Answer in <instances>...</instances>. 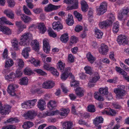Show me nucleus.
<instances>
[{"label":"nucleus","instance_id":"28","mask_svg":"<svg viewBox=\"0 0 129 129\" xmlns=\"http://www.w3.org/2000/svg\"><path fill=\"white\" fill-rule=\"evenodd\" d=\"M34 125L33 123L30 121H28L24 122L22 125L23 128L25 129H28Z\"/></svg>","mask_w":129,"mask_h":129},{"label":"nucleus","instance_id":"8","mask_svg":"<svg viewBox=\"0 0 129 129\" xmlns=\"http://www.w3.org/2000/svg\"><path fill=\"white\" fill-rule=\"evenodd\" d=\"M18 87V86L15 84H10L8 86L7 91L9 94L12 96L16 95L14 92L15 88Z\"/></svg>","mask_w":129,"mask_h":129},{"label":"nucleus","instance_id":"61","mask_svg":"<svg viewBox=\"0 0 129 129\" xmlns=\"http://www.w3.org/2000/svg\"><path fill=\"white\" fill-rule=\"evenodd\" d=\"M15 75L16 78L20 77L22 75V73L21 70L20 69L16 70Z\"/></svg>","mask_w":129,"mask_h":129},{"label":"nucleus","instance_id":"27","mask_svg":"<svg viewBox=\"0 0 129 129\" xmlns=\"http://www.w3.org/2000/svg\"><path fill=\"white\" fill-rule=\"evenodd\" d=\"M76 95L79 97H81L84 95L83 90L80 87H78L75 89Z\"/></svg>","mask_w":129,"mask_h":129},{"label":"nucleus","instance_id":"36","mask_svg":"<svg viewBox=\"0 0 129 129\" xmlns=\"http://www.w3.org/2000/svg\"><path fill=\"white\" fill-rule=\"evenodd\" d=\"M69 111L70 110L68 109L62 108L61 109V112H59V114L61 116H66Z\"/></svg>","mask_w":129,"mask_h":129},{"label":"nucleus","instance_id":"64","mask_svg":"<svg viewBox=\"0 0 129 129\" xmlns=\"http://www.w3.org/2000/svg\"><path fill=\"white\" fill-rule=\"evenodd\" d=\"M74 57L72 54H69L68 56L69 62L71 63L73 62L74 61Z\"/></svg>","mask_w":129,"mask_h":129},{"label":"nucleus","instance_id":"62","mask_svg":"<svg viewBox=\"0 0 129 129\" xmlns=\"http://www.w3.org/2000/svg\"><path fill=\"white\" fill-rule=\"evenodd\" d=\"M12 46L13 48L15 50H17L18 49V42L17 41H14L12 43Z\"/></svg>","mask_w":129,"mask_h":129},{"label":"nucleus","instance_id":"16","mask_svg":"<svg viewBox=\"0 0 129 129\" xmlns=\"http://www.w3.org/2000/svg\"><path fill=\"white\" fill-rule=\"evenodd\" d=\"M31 45L33 47V48L35 51H39L40 49L39 43L37 40H35L32 41L31 43Z\"/></svg>","mask_w":129,"mask_h":129},{"label":"nucleus","instance_id":"10","mask_svg":"<svg viewBox=\"0 0 129 129\" xmlns=\"http://www.w3.org/2000/svg\"><path fill=\"white\" fill-rule=\"evenodd\" d=\"M64 2L66 4H73L70 7L71 9L78 8V0H64Z\"/></svg>","mask_w":129,"mask_h":129},{"label":"nucleus","instance_id":"47","mask_svg":"<svg viewBox=\"0 0 129 129\" xmlns=\"http://www.w3.org/2000/svg\"><path fill=\"white\" fill-rule=\"evenodd\" d=\"M71 71V68L70 67H67L64 68L63 73H65L66 74H68V75L70 76L71 77L73 78L74 76L73 75L72 73H70Z\"/></svg>","mask_w":129,"mask_h":129},{"label":"nucleus","instance_id":"20","mask_svg":"<svg viewBox=\"0 0 129 129\" xmlns=\"http://www.w3.org/2000/svg\"><path fill=\"white\" fill-rule=\"evenodd\" d=\"M46 103L44 100L42 99L39 100L38 102L37 106L41 110H43L45 109Z\"/></svg>","mask_w":129,"mask_h":129},{"label":"nucleus","instance_id":"35","mask_svg":"<svg viewBox=\"0 0 129 129\" xmlns=\"http://www.w3.org/2000/svg\"><path fill=\"white\" fill-rule=\"evenodd\" d=\"M0 23L1 24L5 23L9 25H13V24L9 21H7L6 18L4 17L0 18Z\"/></svg>","mask_w":129,"mask_h":129},{"label":"nucleus","instance_id":"59","mask_svg":"<svg viewBox=\"0 0 129 129\" xmlns=\"http://www.w3.org/2000/svg\"><path fill=\"white\" fill-rule=\"evenodd\" d=\"M50 71H51L52 73L55 76H58L59 75V73L57 70L53 67H52Z\"/></svg>","mask_w":129,"mask_h":129},{"label":"nucleus","instance_id":"50","mask_svg":"<svg viewBox=\"0 0 129 129\" xmlns=\"http://www.w3.org/2000/svg\"><path fill=\"white\" fill-rule=\"evenodd\" d=\"M78 40V39L75 36H72L71 37L70 45H72L71 44H74L76 43Z\"/></svg>","mask_w":129,"mask_h":129},{"label":"nucleus","instance_id":"51","mask_svg":"<svg viewBox=\"0 0 129 129\" xmlns=\"http://www.w3.org/2000/svg\"><path fill=\"white\" fill-rule=\"evenodd\" d=\"M48 34L49 36L53 38L56 37V34H55L51 28H49L48 30Z\"/></svg>","mask_w":129,"mask_h":129},{"label":"nucleus","instance_id":"60","mask_svg":"<svg viewBox=\"0 0 129 129\" xmlns=\"http://www.w3.org/2000/svg\"><path fill=\"white\" fill-rule=\"evenodd\" d=\"M69 75L68 74L63 72L61 75L60 78L62 80H65L68 77Z\"/></svg>","mask_w":129,"mask_h":129},{"label":"nucleus","instance_id":"52","mask_svg":"<svg viewBox=\"0 0 129 129\" xmlns=\"http://www.w3.org/2000/svg\"><path fill=\"white\" fill-rule=\"evenodd\" d=\"M17 63L20 69H22L24 66V63L23 61L20 59H18L17 60Z\"/></svg>","mask_w":129,"mask_h":129},{"label":"nucleus","instance_id":"11","mask_svg":"<svg viewBox=\"0 0 129 129\" xmlns=\"http://www.w3.org/2000/svg\"><path fill=\"white\" fill-rule=\"evenodd\" d=\"M43 49L46 53H49L50 50V46L48 43V40L47 39H44L43 40Z\"/></svg>","mask_w":129,"mask_h":129},{"label":"nucleus","instance_id":"29","mask_svg":"<svg viewBox=\"0 0 129 129\" xmlns=\"http://www.w3.org/2000/svg\"><path fill=\"white\" fill-rule=\"evenodd\" d=\"M81 9L84 12H86L88 8V5L86 2L84 0H82L81 2Z\"/></svg>","mask_w":129,"mask_h":129},{"label":"nucleus","instance_id":"58","mask_svg":"<svg viewBox=\"0 0 129 129\" xmlns=\"http://www.w3.org/2000/svg\"><path fill=\"white\" fill-rule=\"evenodd\" d=\"M32 0H26V2L27 4L28 7L30 9H32L34 7V5L32 4Z\"/></svg>","mask_w":129,"mask_h":129},{"label":"nucleus","instance_id":"12","mask_svg":"<svg viewBox=\"0 0 129 129\" xmlns=\"http://www.w3.org/2000/svg\"><path fill=\"white\" fill-rule=\"evenodd\" d=\"M55 85V83L53 81H45L42 84V87L45 89H50L53 88Z\"/></svg>","mask_w":129,"mask_h":129},{"label":"nucleus","instance_id":"6","mask_svg":"<svg viewBox=\"0 0 129 129\" xmlns=\"http://www.w3.org/2000/svg\"><path fill=\"white\" fill-rule=\"evenodd\" d=\"M117 41L120 45L127 44L128 43V40L126 37L122 35H120L118 36Z\"/></svg>","mask_w":129,"mask_h":129},{"label":"nucleus","instance_id":"13","mask_svg":"<svg viewBox=\"0 0 129 129\" xmlns=\"http://www.w3.org/2000/svg\"><path fill=\"white\" fill-rule=\"evenodd\" d=\"M99 50V52L101 54L106 55L109 51V48L107 45L102 44H101Z\"/></svg>","mask_w":129,"mask_h":129},{"label":"nucleus","instance_id":"30","mask_svg":"<svg viewBox=\"0 0 129 129\" xmlns=\"http://www.w3.org/2000/svg\"><path fill=\"white\" fill-rule=\"evenodd\" d=\"M57 68L61 72H63L65 68V64L61 61L59 62L57 64Z\"/></svg>","mask_w":129,"mask_h":129},{"label":"nucleus","instance_id":"42","mask_svg":"<svg viewBox=\"0 0 129 129\" xmlns=\"http://www.w3.org/2000/svg\"><path fill=\"white\" fill-rule=\"evenodd\" d=\"M21 105L22 107L23 108H31V107L30 106L28 100L24 102L21 104Z\"/></svg>","mask_w":129,"mask_h":129},{"label":"nucleus","instance_id":"2","mask_svg":"<svg viewBox=\"0 0 129 129\" xmlns=\"http://www.w3.org/2000/svg\"><path fill=\"white\" fill-rule=\"evenodd\" d=\"M129 9L128 7H124L120 11L118 17L120 20L124 21L126 20L129 16Z\"/></svg>","mask_w":129,"mask_h":129},{"label":"nucleus","instance_id":"26","mask_svg":"<svg viewBox=\"0 0 129 129\" xmlns=\"http://www.w3.org/2000/svg\"><path fill=\"white\" fill-rule=\"evenodd\" d=\"M20 18L21 20L25 23H28L32 20L31 18L24 14H23Z\"/></svg>","mask_w":129,"mask_h":129},{"label":"nucleus","instance_id":"21","mask_svg":"<svg viewBox=\"0 0 129 129\" xmlns=\"http://www.w3.org/2000/svg\"><path fill=\"white\" fill-rule=\"evenodd\" d=\"M53 28L55 30L58 31L59 29H62L63 26L59 22H54L52 24Z\"/></svg>","mask_w":129,"mask_h":129},{"label":"nucleus","instance_id":"53","mask_svg":"<svg viewBox=\"0 0 129 129\" xmlns=\"http://www.w3.org/2000/svg\"><path fill=\"white\" fill-rule=\"evenodd\" d=\"M23 10L24 13L28 15H31V12L30 10L25 6L24 5L23 7Z\"/></svg>","mask_w":129,"mask_h":129},{"label":"nucleus","instance_id":"56","mask_svg":"<svg viewBox=\"0 0 129 129\" xmlns=\"http://www.w3.org/2000/svg\"><path fill=\"white\" fill-rule=\"evenodd\" d=\"M31 63H33L35 67L39 66L40 61L38 60H35V59H32L30 60Z\"/></svg>","mask_w":129,"mask_h":129},{"label":"nucleus","instance_id":"34","mask_svg":"<svg viewBox=\"0 0 129 129\" xmlns=\"http://www.w3.org/2000/svg\"><path fill=\"white\" fill-rule=\"evenodd\" d=\"M61 41L62 42L66 43L69 40V36L68 34L65 33L62 35L60 37Z\"/></svg>","mask_w":129,"mask_h":129},{"label":"nucleus","instance_id":"31","mask_svg":"<svg viewBox=\"0 0 129 129\" xmlns=\"http://www.w3.org/2000/svg\"><path fill=\"white\" fill-rule=\"evenodd\" d=\"M103 120V119L102 117H98L94 119L93 123L95 126H98L99 124L102 123Z\"/></svg>","mask_w":129,"mask_h":129},{"label":"nucleus","instance_id":"7","mask_svg":"<svg viewBox=\"0 0 129 129\" xmlns=\"http://www.w3.org/2000/svg\"><path fill=\"white\" fill-rule=\"evenodd\" d=\"M107 4L106 2H104L101 3L98 10V14L100 15L103 14L107 10Z\"/></svg>","mask_w":129,"mask_h":129},{"label":"nucleus","instance_id":"45","mask_svg":"<svg viewBox=\"0 0 129 129\" xmlns=\"http://www.w3.org/2000/svg\"><path fill=\"white\" fill-rule=\"evenodd\" d=\"M107 115L113 116L115 115L116 114L115 111L110 108H107Z\"/></svg>","mask_w":129,"mask_h":129},{"label":"nucleus","instance_id":"57","mask_svg":"<svg viewBox=\"0 0 129 129\" xmlns=\"http://www.w3.org/2000/svg\"><path fill=\"white\" fill-rule=\"evenodd\" d=\"M24 74L26 75H30L32 73V71L30 68H26L24 70Z\"/></svg>","mask_w":129,"mask_h":129},{"label":"nucleus","instance_id":"25","mask_svg":"<svg viewBox=\"0 0 129 129\" xmlns=\"http://www.w3.org/2000/svg\"><path fill=\"white\" fill-rule=\"evenodd\" d=\"M86 57L88 60L91 64L93 63L95 60V57H94L90 52L86 54Z\"/></svg>","mask_w":129,"mask_h":129},{"label":"nucleus","instance_id":"43","mask_svg":"<svg viewBox=\"0 0 129 129\" xmlns=\"http://www.w3.org/2000/svg\"><path fill=\"white\" fill-rule=\"evenodd\" d=\"M87 110L88 112L91 113L94 112L95 111V106L93 105H89L87 107Z\"/></svg>","mask_w":129,"mask_h":129},{"label":"nucleus","instance_id":"37","mask_svg":"<svg viewBox=\"0 0 129 129\" xmlns=\"http://www.w3.org/2000/svg\"><path fill=\"white\" fill-rule=\"evenodd\" d=\"M119 27V25L118 21L114 23L112 28V31L114 33H116L118 31Z\"/></svg>","mask_w":129,"mask_h":129},{"label":"nucleus","instance_id":"32","mask_svg":"<svg viewBox=\"0 0 129 129\" xmlns=\"http://www.w3.org/2000/svg\"><path fill=\"white\" fill-rule=\"evenodd\" d=\"M48 106L51 110H52L56 106V102L55 101L51 100L48 104Z\"/></svg>","mask_w":129,"mask_h":129},{"label":"nucleus","instance_id":"40","mask_svg":"<svg viewBox=\"0 0 129 129\" xmlns=\"http://www.w3.org/2000/svg\"><path fill=\"white\" fill-rule=\"evenodd\" d=\"M115 68V70L117 72L123 75L124 76H125L127 75V73L121 69L120 67L116 66Z\"/></svg>","mask_w":129,"mask_h":129},{"label":"nucleus","instance_id":"24","mask_svg":"<svg viewBox=\"0 0 129 129\" xmlns=\"http://www.w3.org/2000/svg\"><path fill=\"white\" fill-rule=\"evenodd\" d=\"M15 24L18 27V30L20 31H22L24 28H26V25L23 24L21 21L16 22Z\"/></svg>","mask_w":129,"mask_h":129},{"label":"nucleus","instance_id":"17","mask_svg":"<svg viewBox=\"0 0 129 129\" xmlns=\"http://www.w3.org/2000/svg\"><path fill=\"white\" fill-rule=\"evenodd\" d=\"M31 50L30 47H28L24 48L22 51V54L25 58H27L29 56V52Z\"/></svg>","mask_w":129,"mask_h":129},{"label":"nucleus","instance_id":"39","mask_svg":"<svg viewBox=\"0 0 129 129\" xmlns=\"http://www.w3.org/2000/svg\"><path fill=\"white\" fill-rule=\"evenodd\" d=\"M94 98L96 100L99 101H103L104 100V98L99 93L95 92V93Z\"/></svg>","mask_w":129,"mask_h":129},{"label":"nucleus","instance_id":"5","mask_svg":"<svg viewBox=\"0 0 129 129\" xmlns=\"http://www.w3.org/2000/svg\"><path fill=\"white\" fill-rule=\"evenodd\" d=\"M11 106L8 105H5L2 106V103H0V114L2 115L8 114L11 111Z\"/></svg>","mask_w":129,"mask_h":129},{"label":"nucleus","instance_id":"15","mask_svg":"<svg viewBox=\"0 0 129 129\" xmlns=\"http://www.w3.org/2000/svg\"><path fill=\"white\" fill-rule=\"evenodd\" d=\"M93 76L91 77L90 79V82L92 83L96 82L100 78L99 73L97 72H94L93 73Z\"/></svg>","mask_w":129,"mask_h":129},{"label":"nucleus","instance_id":"55","mask_svg":"<svg viewBox=\"0 0 129 129\" xmlns=\"http://www.w3.org/2000/svg\"><path fill=\"white\" fill-rule=\"evenodd\" d=\"M34 71L42 76L46 75V73L44 71L39 69L34 70Z\"/></svg>","mask_w":129,"mask_h":129},{"label":"nucleus","instance_id":"41","mask_svg":"<svg viewBox=\"0 0 129 129\" xmlns=\"http://www.w3.org/2000/svg\"><path fill=\"white\" fill-rule=\"evenodd\" d=\"M4 12L5 14H6L7 16L9 18L12 19L14 18V15L13 11H9L7 10H6Z\"/></svg>","mask_w":129,"mask_h":129},{"label":"nucleus","instance_id":"23","mask_svg":"<svg viewBox=\"0 0 129 129\" xmlns=\"http://www.w3.org/2000/svg\"><path fill=\"white\" fill-rule=\"evenodd\" d=\"M73 124V123L71 121L65 122L62 125V129H71Z\"/></svg>","mask_w":129,"mask_h":129},{"label":"nucleus","instance_id":"33","mask_svg":"<svg viewBox=\"0 0 129 129\" xmlns=\"http://www.w3.org/2000/svg\"><path fill=\"white\" fill-rule=\"evenodd\" d=\"M98 93L103 95L107 94L108 93V88L107 87L103 88H100L99 90Z\"/></svg>","mask_w":129,"mask_h":129},{"label":"nucleus","instance_id":"1","mask_svg":"<svg viewBox=\"0 0 129 129\" xmlns=\"http://www.w3.org/2000/svg\"><path fill=\"white\" fill-rule=\"evenodd\" d=\"M32 38V34L28 33H25L20 38L21 41L19 42V44L23 46H27L29 44V40Z\"/></svg>","mask_w":129,"mask_h":129},{"label":"nucleus","instance_id":"38","mask_svg":"<svg viewBox=\"0 0 129 129\" xmlns=\"http://www.w3.org/2000/svg\"><path fill=\"white\" fill-rule=\"evenodd\" d=\"M103 33L101 31L98 29H95V37L98 39H101L102 37Z\"/></svg>","mask_w":129,"mask_h":129},{"label":"nucleus","instance_id":"22","mask_svg":"<svg viewBox=\"0 0 129 129\" xmlns=\"http://www.w3.org/2000/svg\"><path fill=\"white\" fill-rule=\"evenodd\" d=\"M0 31L3 32V33L6 35H9L11 34L10 29L7 27L0 25Z\"/></svg>","mask_w":129,"mask_h":129},{"label":"nucleus","instance_id":"14","mask_svg":"<svg viewBox=\"0 0 129 129\" xmlns=\"http://www.w3.org/2000/svg\"><path fill=\"white\" fill-rule=\"evenodd\" d=\"M59 6H55L50 4L45 7V11L46 12L51 11L57 9L60 7Z\"/></svg>","mask_w":129,"mask_h":129},{"label":"nucleus","instance_id":"18","mask_svg":"<svg viewBox=\"0 0 129 129\" xmlns=\"http://www.w3.org/2000/svg\"><path fill=\"white\" fill-rule=\"evenodd\" d=\"M37 27L40 32L42 34H44L46 30V27L44 23H39L38 24Z\"/></svg>","mask_w":129,"mask_h":129},{"label":"nucleus","instance_id":"19","mask_svg":"<svg viewBox=\"0 0 129 129\" xmlns=\"http://www.w3.org/2000/svg\"><path fill=\"white\" fill-rule=\"evenodd\" d=\"M14 64L13 60L9 57L7 58L5 61V68H9L12 66Z\"/></svg>","mask_w":129,"mask_h":129},{"label":"nucleus","instance_id":"54","mask_svg":"<svg viewBox=\"0 0 129 129\" xmlns=\"http://www.w3.org/2000/svg\"><path fill=\"white\" fill-rule=\"evenodd\" d=\"M8 6L11 8L14 7L15 3L14 0H7Z\"/></svg>","mask_w":129,"mask_h":129},{"label":"nucleus","instance_id":"3","mask_svg":"<svg viewBox=\"0 0 129 129\" xmlns=\"http://www.w3.org/2000/svg\"><path fill=\"white\" fill-rule=\"evenodd\" d=\"M124 90L125 86L122 85L120 86L119 87L118 86V88L114 89V91L116 94L117 97L120 99L121 96L125 95L126 93V92Z\"/></svg>","mask_w":129,"mask_h":129},{"label":"nucleus","instance_id":"49","mask_svg":"<svg viewBox=\"0 0 129 129\" xmlns=\"http://www.w3.org/2000/svg\"><path fill=\"white\" fill-rule=\"evenodd\" d=\"M70 85L72 87L76 88V89L79 86V83L78 82L76 81V80H74L73 81L70 83Z\"/></svg>","mask_w":129,"mask_h":129},{"label":"nucleus","instance_id":"9","mask_svg":"<svg viewBox=\"0 0 129 129\" xmlns=\"http://www.w3.org/2000/svg\"><path fill=\"white\" fill-rule=\"evenodd\" d=\"M36 115V114L34 111H29L23 114L25 119H32Z\"/></svg>","mask_w":129,"mask_h":129},{"label":"nucleus","instance_id":"44","mask_svg":"<svg viewBox=\"0 0 129 129\" xmlns=\"http://www.w3.org/2000/svg\"><path fill=\"white\" fill-rule=\"evenodd\" d=\"M19 84L21 85H26L28 82V79L26 77L22 78L20 79Z\"/></svg>","mask_w":129,"mask_h":129},{"label":"nucleus","instance_id":"4","mask_svg":"<svg viewBox=\"0 0 129 129\" xmlns=\"http://www.w3.org/2000/svg\"><path fill=\"white\" fill-rule=\"evenodd\" d=\"M109 18L110 19V20H107L103 21L100 22L99 26L101 28H107L111 24L112 21L114 20L115 19V17L113 15H112L111 17L110 16Z\"/></svg>","mask_w":129,"mask_h":129},{"label":"nucleus","instance_id":"63","mask_svg":"<svg viewBox=\"0 0 129 129\" xmlns=\"http://www.w3.org/2000/svg\"><path fill=\"white\" fill-rule=\"evenodd\" d=\"M52 67H50L49 64H45L43 66V68L44 69L50 71L52 68Z\"/></svg>","mask_w":129,"mask_h":129},{"label":"nucleus","instance_id":"46","mask_svg":"<svg viewBox=\"0 0 129 129\" xmlns=\"http://www.w3.org/2000/svg\"><path fill=\"white\" fill-rule=\"evenodd\" d=\"M84 69L87 74H89L90 75L93 74V73L92 72L90 67L88 66H85L84 68Z\"/></svg>","mask_w":129,"mask_h":129},{"label":"nucleus","instance_id":"48","mask_svg":"<svg viewBox=\"0 0 129 129\" xmlns=\"http://www.w3.org/2000/svg\"><path fill=\"white\" fill-rule=\"evenodd\" d=\"M74 14L79 21H81L82 19V15L80 14L76 11H75L74 12Z\"/></svg>","mask_w":129,"mask_h":129}]
</instances>
